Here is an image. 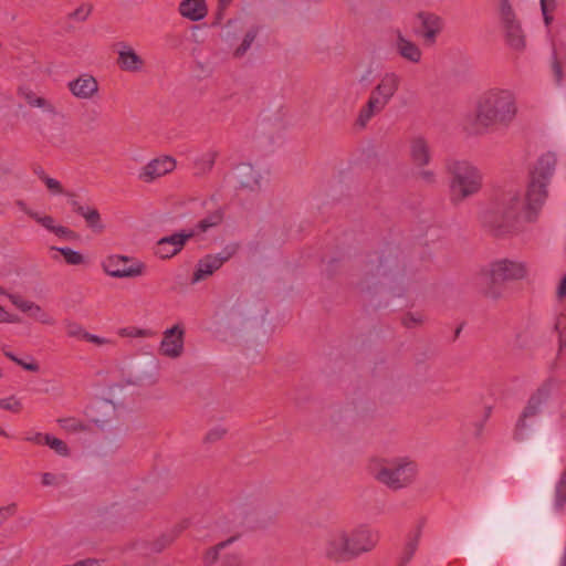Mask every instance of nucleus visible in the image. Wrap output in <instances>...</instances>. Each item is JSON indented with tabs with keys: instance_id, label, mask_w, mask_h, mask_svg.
<instances>
[{
	"instance_id": "f257e3e1",
	"label": "nucleus",
	"mask_w": 566,
	"mask_h": 566,
	"mask_svg": "<svg viewBox=\"0 0 566 566\" xmlns=\"http://www.w3.org/2000/svg\"><path fill=\"white\" fill-rule=\"evenodd\" d=\"M556 156L542 155L531 171L530 182L523 203L518 191H504L482 216V223L494 237H504L518 230L520 219L527 222L537 219L548 192L547 186L554 174Z\"/></svg>"
},
{
	"instance_id": "f03ea898",
	"label": "nucleus",
	"mask_w": 566,
	"mask_h": 566,
	"mask_svg": "<svg viewBox=\"0 0 566 566\" xmlns=\"http://www.w3.org/2000/svg\"><path fill=\"white\" fill-rule=\"evenodd\" d=\"M516 115L513 94L506 90H490L478 101L476 124L488 128L494 125H509Z\"/></svg>"
},
{
	"instance_id": "7ed1b4c3",
	"label": "nucleus",
	"mask_w": 566,
	"mask_h": 566,
	"mask_svg": "<svg viewBox=\"0 0 566 566\" xmlns=\"http://www.w3.org/2000/svg\"><path fill=\"white\" fill-rule=\"evenodd\" d=\"M451 175L450 200L457 205L465 198L475 195L482 187V176L476 167L465 160H454L448 164Z\"/></svg>"
},
{
	"instance_id": "20e7f679",
	"label": "nucleus",
	"mask_w": 566,
	"mask_h": 566,
	"mask_svg": "<svg viewBox=\"0 0 566 566\" xmlns=\"http://www.w3.org/2000/svg\"><path fill=\"white\" fill-rule=\"evenodd\" d=\"M557 386L555 378L545 379L538 388L531 394L526 406L522 410L514 428L513 437L516 441H522L526 437L528 429L527 421L542 413L544 406L548 402L554 389Z\"/></svg>"
},
{
	"instance_id": "39448f33",
	"label": "nucleus",
	"mask_w": 566,
	"mask_h": 566,
	"mask_svg": "<svg viewBox=\"0 0 566 566\" xmlns=\"http://www.w3.org/2000/svg\"><path fill=\"white\" fill-rule=\"evenodd\" d=\"M526 275V268L521 262L507 259L495 261L491 264L488 277L489 286L484 290V295L492 298H499L503 292V284L510 281L521 280Z\"/></svg>"
},
{
	"instance_id": "423d86ee",
	"label": "nucleus",
	"mask_w": 566,
	"mask_h": 566,
	"mask_svg": "<svg viewBox=\"0 0 566 566\" xmlns=\"http://www.w3.org/2000/svg\"><path fill=\"white\" fill-rule=\"evenodd\" d=\"M417 473L416 464L411 461L398 462L394 467H382L376 474V479L387 486L397 490L412 482Z\"/></svg>"
},
{
	"instance_id": "0eeeda50",
	"label": "nucleus",
	"mask_w": 566,
	"mask_h": 566,
	"mask_svg": "<svg viewBox=\"0 0 566 566\" xmlns=\"http://www.w3.org/2000/svg\"><path fill=\"white\" fill-rule=\"evenodd\" d=\"M237 251L238 244H228L221 252L217 254H207L201 258L192 273L190 280L191 284L199 283L211 276L216 271L222 268V265L228 262L237 253Z\"/></svg>"
},
{
	"instance_id": "6e6552de",
	"label": "nucleus",
	"mask_w": 566,
	"mask_h": 566,
	"mask_svg": "<svg viewBox=\"0 0 566 566\" xmlns=\"http://www.w3.org/2000/svg\"><path fill=\"white\" fill-rule=\"evenodd\" d=\"M500 15L506 43L514 50H523L525 48V35L509 0H500Z\"/></svg>"
},
{
	"instance_id": "1a4fd4ad",
	"label": "nucleus",
	"mask_w": 566,
	"mask_h": 566,
	"mask_svg": "<svg viewBox=\"0 0 566 566\" xmlns=\"http://www.w3.org/2000/svg\"><path fill=\"white\" fill-rule=\"evenodd\" d=\"M130 262H133V259L128 256L109 255L103 261L102 266L106 274L117 279L136 277L145 273V263L135 261L129 265Z\"/></svg>"
},
{
	"instance_id": "9d476101",
	"label": "nucleus",
	"mask_w": 566,
	"mask_h": 566,
	"mask_svg": "<svg viewBox=\"0 0 566 566\" xmlns=\"http://www.w3.org/2000/svg\"><path fill=\"white\" fill-rule=\"evenodd\" d=\"M347 539L350 557L355 559L361 554L373 551L379 541V535L368 525L363 524L347 533Z\"/></svg>"
},
{
	"instance_id": "9b49d317",
	"label": "nucleus",
	"mask_w": 566,
	"mask_h": 566,
	"mask_svg": "<svg viewBox=\"0 0 566 566\" xmlns=\"http://www.w3.org/2000/svg\"><path fill=\"white\" fill-rule=\"evenodd\" d=\"M324 555L334 563L352 560L346 531L336 530L327 535L324 543Z\"/></svg>"
},
{
	"instance_id": "f8f14e48",
	"label": "nucleus",
	"mask_w": 566,
	"mask_h": 566,
	"mask_svg": "<svg viewBox=\"0 0 566 566\" xmlns=\"http://www.w3.org/2000/svg\"><path fill=\"white\" fill-rule=\"evenodd\" d=\"M185 328L181 324H176L164 332L159 346V353L163 356L177 358L184 352Z\"/></svg>"
},
{
	"instance_id": "ddd939ff",
	"label": "nucleus",
	"mask_w": 566,
	"mask_h": 566,
	"mask_svg": "<svg viewBox=\"0 0 566 566\" xmlns=\"http://www.w3.org/2000/svg\"><path fill=\"white\" fill-rule=\"evenodd\" d=\"M176 159L171 156L164 155L151 159L139 171L138 179L143 182L149 184L160 178L176 168Z\"/></svg>"
},
{
	"instance_id": "4468645a",
	"label": "nucleus",
	"mask_w": 566,
	"mask_h": 566,
	"mask_svg": "<svg viewBox=\"0 0 566 566\" xmlns=\"http://www.w3.org/2000/svg\"><path fill=\"white\" fill-rule=\"evenodd\" d=\"M193 235L195 231L191 230L189 232L182 231L164 237L157 242L155 254L160 259H170L178 254L185 247L186 242Z\"/></svg>"
},
{
	"instance_id": "2eb2a0df",
	"label": "nucleus",
	"mask_w": 566,
	"mask_h": 566,
	"mask_svg": "<svg viewBox=\"0 0 566 566\" xmlns=\"http://www.w3.org/2000/svg\"><path fill=\"white\" fill-rule=\"evenodd\" d=\"M418 19L421 21V27L418 33L423 38L426 44L436 43L438 34L443 29L442 19L431 12L421 11L417 14Z\"/></svg>"
},
{
	"instance_id": "dca6fc26",
	"label": "nucleus",
	"mask_w": 566,
	"mask_h": 566,
	"mask_svg": "<svg viewBox=\"0 0 566 566\" xmlns=\"http://www.w3.org/2000/svg\"><path fill=\"white\" fill-rule=\"evenodd\" d=\"M67 87L77 98L87 99L98 91V83L94 76L82 74L76 80L69 82Z\"/></svg>"
},
{
	"instance_id": "f3484780",
	"label": "nucleus",
	"mask_w": 566,
	"mask_h": 566,
	"mask_svg": "<svg viewBox=\"0 0 566 566\" xmlns=\"http://www.w3.org/2000/svg\"><path fill=\"white\" fill-rule=\"evenodd\" d=\"M387 104L388 102H386V99L376 95L375 92L371 91L367 103L359 111L356 125L360 128H365L368 122L379 114Z\"/></svg>"
},
{
	"instance_id": "a211bd4d",
	"label": "nucleus",
	"mask_w": 566,
	"mask_h": 566,
	"mask_svg": "<svg viewBox=\"0 0 566 566\" xmlns=\"http://www.w3.org/2000/svg\"><path fill=\"white\" fill-rule=\"evenodd\" d=\"M178 12L181 17L197 22L207 15L208 7L206 0H182L178 6Z\"/></svg>"
},
{
	"instance_id": "6ab92c4d",
	"label": "nucleus",
	"mask_w": 566,
	"mask_h": 566,
	"mask_svg": "<svg viewBox=\"0 0 566 566\" xmlns=\"http://www.w3.org/2000/svg\"><path fill=\"white\" fill-rule=\"evenodd\" d=\"M399 85L400 77L396 73H386L371 91L389 103L391 97L398 91Z\"/></svg>"
},
{
	"instance_id": "aec40b11",
	"label": "nucleus",
	"mask_w": 566,
	"mask_h": 566,
	"mask_svg": "<svg viewBox=\"0 0 566 566\" xmlns=\"http://www.w3.org/2000/svg\"><path fill=\"white\" fill-rule=\"evenodd\" d=\"M410 155L415 165L426 166L430 161V150L424 138L417 137L411 140Z\"/></svg>"
},
{
	"instance_id": "412c9836",
	"label": "nucleus",
	"mask_w": 566,
	"mask_h": 566,
	"mask_svg": "<svg viewBox=\"0 0 566 566\" xmlns=\"http://www.w3.org/2000/svg\"><path fill=\"white\" fill-rule=\"evenodd\" d=\"M117 64L123 71L136 72L143 67L144 61L133 49H127L119 51Z\"/></svg>"
},
{
	"instance_id": "4be33fe9",
	"label": "nucleus",
	"mask_w": 566,
	"mask_h": 566,
	"mask_svg": "<svg viewBox=\"0 0 566 566\" xmlns=\"http://www.w3.org/2000/svg\"><path fill=\"white\" fill-rule=\"evenodd\" d=\"M397 50L398 53L406 60L418 63L421 59V51L417 44L405 39L401 33H398L397 38Z\"/></svg>"
},
{
	"instance_id": "5701e85b",
	"label": "nucleus",
	"mask_w": 566,
	"mask_h": 566,
	"mask_svg": "<svg viewBox=\"0 0 566 566\" xmlns=\"http://www.w3.org/2000/svg\"><path fill=\"white\" fill-rule=\"evenodd\" d=\"M420 535H421L420 526L417 527V530L412 534H409L407 543L402 551V555L398 563V566H407V564L412 559V557L418 548Z\"/></svg>"
},
{
	"instance_id": "b1692460",
	"label": "nucleus",
	"mask_w": 566,
	"mask_h": 566,
	"mask_svg": "<svg viewBox=\"0 0 566 566\" xmlns=\"http://www.w3.org/2000/svg\"><path fill=\"white\" fill-rule=\"evenodd\" d=\"M217 156V151L210 150L197 158L193 163L195 175L201 176L209 172L214 166Z\"/></svg>"
},
{
	"instance_id": "393cba45",
	"label": "nucleus",
	"mask_w": 566,
	"mask_h": 566,
	"mask_svg": "<svg viewBox=\"0 0 566 566\" xmlns=\"http://www.w3.org/2000/svg\"><path fill=\"white\" fill-rule=\"evenodd\" d=\"M566 505V468L560 473L554 490V507L563 511Z\"/></svg>"
},
{
	"instance_id": "a878e982",
	"label": "nucleus",
	"mask_w": 566,
	"mask_h": 566,
	"mask_svg": "<svg viewBox=\"0 0 566 566\" xmlns=\"http://www.w3.org/2000/svg\"><path fill=\"white\" fill-rule=\"evenodd\" d=\"M80 216L85 219L87 227L91 228L94 232L101 233L104 230L101 214L96 208L87 207Z\"/></svg>"
},
{
	"instance_id": "bb28decb",
	"label": "nucleus",
	"mask_w": 566,
	"mask_h": 566,
	"mask_svg": "<svg viewBox=\"0 0 566 566\" xmlns=\"http://www.w3.org/2000/svg\"><path fill=\"white\" fill-rule=\"evenodd\" d=\"M563 65H564V56L562 48H557L554 45L553 48V61H552V72L554 75V80L557 84H560L564 74H563Z\"/></svg>"
},
{
	"instance_id": "cd10ccee",
	"label": "nucleus",
	"mask_w": 566,
	"mask_h": 566,
	"mask_svg": "<svg viewBox=\"0 0 566 566\" xmlns=\"http://www.w3.org/2000/svg\"><path fill=\"white\" fill-rule=\"evenodd\" d=\"M57 422L63 430L71 433L87 430V424L74 417L60 418Z\"/></svg>"
},
{
	"instance_id": "c85d7f7f",
	"label": "nucleus",
	"mask_w": 566,
	"mask_h": 566,
	"mask_svg": "<svg viewBox=\"0 0 566 566\" xmlns=\"http://www.w3.org/2000/svg\"><path fill=\"white\" fill-rule=\"evenodd\" d=\"M25 99L30 106L43 108L44 111L53 115L56 114V108L53 104H51L44 97L36 96L33 92L27 93Z\"/></svg>"
},
{
	"instance_id": "c756f323",
	"label": "nucleus",
	"mask_w": 566,
	"mask_h": 566,
	"mask_svg": "<svg viewBox=\"0 0 566 566\" xmlns=\"http://www.w3.org/2000/svg\"><path fill=\"white\" fill-rule=\"evenodd\" d=\"M235 539H237V537L232 536V537L228 538L227 541H223V542L217 544L216 546L210 547L205 553V556H203L205 564H207V565L214 564L219 558L220 551L223 549L224 547H227L229 544L233 543Z\"/></svg>"
},
{
	"instance_id": "7c9ffc66",
	"label": "nucleus",
	"mask_w": 566,
	"mask_h": 566,
	"mask_svg": "<svg viewBox=\"0 0 566 566\" xmlns=\"http://www.w3.org/2000/svg\"><path fill=\"white\" fill-rule=\"evenodd\" d=\"M258 33H259L258 27H253L247 31L241 44L234 51L235 57H241L247 53V51L250 49L251 44L254 42Z\"/></svg>"
},
{
	"instance_id": "2f4dec72",
	"label": "nucleus",
	"mask_w": 566,
	"mask_h": 566,
	"mask_svg": "<svg viewBox=\"0 0 566 566\" xmlns=\"http://www.w3.org/2000/svg\"><path fill=\"white\" fill-rule=\"evenodd\" d=\"M541 10L545 25L548 28L554 21V13L557 10V0H539Z\"/></svg>"
},
{
	"instance_id": "473e14b6",
	"label": "nucleus",
	"mask_w": 566,
	"mask_h": 566,
	"mask_svg": "<svg viewBox=\"0 0 566 566\" xmlns=\"http://www.w3.org/2000/svg\"><path fill=\"white\" fill-rule=\"evenodd\" d=\"M51 249L60 252L63 255L65 262L70 265H78L84 262V256L71 248L52 247Z\"/></svg>"
},
{
	"instance_id": "72a5a7b5",
	"label": "nucleus",
	"mask_w": 566,
	"mask_h": 566,
	"mask_svg": "<svg viewBox=\"0 0 566 566\" xmlns=\"http://www.w3.org/2000/svg\"><path fill=\"white\" fill-rule=\"evenodd\" d=\"M45 442H46L45 446H48L52 450H54L56 454L62 455V457H67L70 454V449L63 440L49 434Z\"/></svg>"
},
{
	"instance_id": "f704fd0d",
	"label": "nucleus",
	"mask_w": 566,
	"mask_h": 566,
	"mask_svg": "<svg viewBox=\"0 0 566 566\" xmlns=\"http://www.w3.org/2000/svg\"><path fill=\"white\" fill-rule=\"evenodd\" d=\"M0 408L12 413H20L23 405L15 396H10L8 398H0Z\"/></svg>"
},
{
	"instance_id": "c9c22d12",
	"label": "nucleus",
	"mask_w": 566,
	"mask_h": 566,
	"mask_svg": "<svg viewBox=\"0 0 566 566\" xmlns=\"http://www.w3.org/2000/svg\"><path fill=\"white\" fill-rule=\"evenodd\" d=\"M221 221H222V214L219 212H214V213L209 214L208 217L201 219L197 224V229L200 232H206L211 227H216V226L220 224Z\"/></svg>"
},
{
	"instance_id": "e433bc0d",
	"label": "nucleus",
	"mask_w": 566,
	"mask_h": 566,
	"mask_svg": "<svg viewBox=\"0 0 566 566\" xmlns=\"http://www.w3.org/2000/svg\"><path fill=\"white\" fill-rule=\"evenodd\" d=\"M555 329L558 332L559 350L566 348V314H559L555 323Z\"/></svg>"
},
{
	"instance_id": "4c0bfd02",
	"label": "nucleus",
	"mask_w": 566,
	"mask_h": 566,
	"mask_svg": "<svg viewBox=\"0 0 566 566\" xmlns=\"http://www.w3.org/2000/svg\"><path fill=\"white\" fill-rule=\"evenodd\" d=\"M65 331L69 337L77 338L84 340V335L87 332L83 328V326L76 322L67 321L65 323Z\"/></svg>"
},
{
	"instance_id": "58836bf2",
	"label": "nucleus",
	"mask_w": 566,
	"mask_h": 566,
	"mask_svg": "<svg viewBox=\"0 0 566 566\" xmlns=\"http://www.w3.org/2000/svg\"><path fill=\"white\" fill-rule=\"evenodd\" d=\"M27 214L50 232L55 228L54 219L51 216H40L38 212L32 210L27 211Z\"/></svg>"
},
{
	"instance_id": "ea45409f",
	"label": "nucleus",
	"mask_w": 566,
	"mask_h": 566,
	"mask_svg": "<svg viewBox=\"0 0 566 566\" xmlns=\"http://www.w3.org/2000/svg\"><path fill=\"white\" fill-rule=\"evenodd\" d=\"M93 11V6L91 3H83L78 8H76L73 12L69 14L70 19L76 21H85L88 15Z\"/></svg>"
},
{
	"instance_id": "a19ab883",
	"label": "nucleus",
	"mask_w": 566,
	"mask_h": 566,
	"mask_svg": "<svg viewBox=\"0 0 566 566\" xmlns=\"http://www.w3.org/2000/svg\"><path fill=\"white\" fill-rule=\"evenodd\" d=\"M18 512V506L15 503H11L6 506L0 507V527L12 516H14Z\"/></svg>"
},
{
	"instance_id": "79ce46f5",
	"label": "nucleus",
	"mask_w": 566,
	"mask_h": 566,
	"mask_svg": "<svg viewBox=\"0 0 566 566\" xmlns=\"http://www.w3.org/2000/svg\"><path fill=\"white\" fill-rule=\"evenodd\" d=\"M44 185L46 186L48 190L51 191L54 195H64L66 191L64 190L62 184L51 177H45L43 180Z\"/></svg>"
},
{
	"instance_id": "37998d69",
	"label": "nucleus",
	"mask_w": 566,
	"mask_h": 566,
	"mask_svg": "<svg viewBox=\"0 0 566 566\" xmlns=\"http://www.w3.org/2000/svg\"><path fill=\"white\" fill-rule=\"evenodd\" d=\"M52 232L56 234L59 238H63L66 240H74L77 238V233L75 231L63 226H55Z\"/></svg>"
},
{
	"instance_id": "c03bdc74",
	"label": "nucleus",
	"mask_w": 566,
	"mask_h": 566,
	"mask_svg": "<svg viewBox=\"0 0 566 566\" xmlns=\"http://www.w3.org/2000/svg\"><path fill=\"white\" fill-rule=\"evenodd\" d=\"M22 312H30L33 313V312H36V313H40L41 312V307L31 302V301H27V300H20L19 302L14 301L13 302Z\"/></svg>"
},
{
	"instance_id": "a18cd8bd",
	"label": "nucleus",
	"mask_w": 566,
	"mask_h": 566,
	"mask_svg": "<svg viewBox=\"0 0 566 566\" xmlns=\"http://www.w3.org/2000/svg\"><path fill=\"white\" fill-rule=\"evenodd\" d=\"M66 197H69V205L71 206L72 208V211L75 212L76 214H81L84 212V210L87 208V207H84L82 206L77 200H76V195L72 191H66L64 193Z\"/></svg>"
},
{
	"instance_id": "49530a36",
	"label": "nucleus",
	"mask_w": 566,
	"mask_h": 566,
	"mask_svg": "<svg viewBox=\"0 0 566 566\" xmlns=\"http://www.w3.org/2000/svg\"><path fill=\"white\" fill-rule=\"evenodd\" d=\"M421 322H422V316L421 315H416L413 313L405 314L402 319H401L402 325L405 327H407V328H411V327L416 326L417 324H419Z\"/></svg>"
},
{
	"instance_id": "de8ad7c7",
	"label": "nucleus",
	"mask_w": 566,
	"mask_h": 566,
	"mask_svg": "<svg viewBox=\"0 0 566 566\" xmlns=\"http://www.w3.org/2000/svg\"><path fill=\"white\" fill-rule=\"evenodd\" d=\"M226 430L222 428H214L207 432L205 442H216L223 438Z\"/></svg>"
},
{
	"instance_id": "09e8293b",
	"label": "nucleus",
	"mask_w": 566,
	"mask_h": 566,
	"mask_svg": "<svg viewBox=\"0 0 566 566\" xmlns=\"http://www.w3.org/2000/svg\"><path fill=\"white\" fill-rule=\"evenodd\" d=\"M49 433L35 432L24 438L25 441L32 442L38 446H45Z\"/></svg>"
},
{
	"instance_id": "8fccbe9b",
	"label": "nucleus",
	"mask_w": 566,
	"mask_h": 566,
	"mask_svg": "<svg viewBox=\"0 0 566 566\" xmlns=\"http://www.w3.org/2000/svg\"><path fill=\"white\" fill-rule=\"evenodd\" d=\"M84 340L85 342H88V343H93L95 345H98V346H102V345H106V344H111L112 340L111 339H107V338H104V337H101V336H97V335H94V334H91L87 332L86 335H84Z\"/></svg>"
},
{
	"instance_id": "3c124183",
	"label": "nucleus",
	"mask_w": 566,
	"mask_h": 566,
	"mask_svg": "<svg viewBox=\"0 0 566 566\" xmlns=\"http://www.w3.org/2000/svg\"><path fill=\"white\" fill-rule=\"evenodd\" d=\"M557 296L560 302L565 305V311L560 314H566V275L560 281L558 289H557Z\"/></svg>"
},
{
	"instance_id": "603ef678",
	"label": "nucleus",
	"mask_w": 566,
	"mask_h": 566,
	"mask_svg": "<svg viewBox=\"0 0 566 566\" xmlns=\"http://www.w3.org/2000/svg\"><path fill=\"white\" fill-rule=\"evenodd\" d=\"M30 315L32 317L36 318L42 324H46V325H53L54 324V319L50 315L44 313L42 310H41L40 313L33 312Z\"/></svg>"
},
{
	"instance_id": "864d4df0",
	"label": "nucleus",
	"mask_w": 566,
	"mask_h": 566,
	"mask_svg": "<svg viewBox=\"0 0 566 566\" xmlns=\"http://www.w3.org/2000/svg\"><path fill=\"white\" fill-rule=\"evenodd\" d=\"M229 6H223L221 1H218L217 10L214 12V20L212 24H220L224 18L226 10Z\"/></svg>"
},
{
	"instance_id": "5fc2aeb1",
	"label": "nucleus",
	"mask_w": 566,
	"mask_h": 566,
	"mask_svg": "<svg viewBox=\"0 0 566 566\" xmlns=\"http://www.w3.org/2000/svg\"><path fill=\"white\" fill-rule=\"evenodd\" d=\"M15 364L21 366L23 369H25L28 371L36 373V371L40 370L39 364L36 361H34V360L31 361V363H25L24 360L19 358Z\"/></svg>"
},
{
	"instance_id": "6e6d98bb",
	"label": "nucleus",
	"mask_w": 566,
	"mask_h": 566,
	"mask_svg": "<svg viewBox=\"0 0 566 566\" xmlns=\"http://www.w3.org/2000/svg\"><path fill=\"white\" fill-rule=\"evenodd\" d=\"M18 322V317L15 315H12L8 313L1 305H0V323H15Z\"/></svg>"
},
{
	"instance_id": "4d7b16f0",
	"label": "nucleus",
	"mask_w": 566,
	"mask_h": 566,
	"mask_svg": "<svg viewBox=\"0 0 566 566\" xmlns=\"http://www.w3.org/2000/svg\"><path fill=\"white\" fill-rule=\"evenodd\" d=\"M223 566H242L241 558L238 555H227L222 562Z\"/></svg>"
},
{
	"instance_id": "13d9d810",
	"label": "nucleus",
	"mask_w": 566,
	"mask_h": 566,
	"mask_svg": "<svg viewBox=\"0 0 566 566\" xmlns=\"http://www.w3.org/2000/svg\"><path fill=\"white\" fill-rule=\"evenodd\" d=\"M172 541V537L163 536V538L154 544V549L156 552H161L167 545H169Z\"/></svg>"
},
{
	"instance_id": "bf43d9fd",
	"label": "nucleus",
	"mask_w": 566,
	"mask_h": 566,
	"mask_svg": "<svg viewBox=\"0 0 566 566\" xmlns=\"http://www.w3.org/2000/svg\"><path fill=\"white\" fill-rule=\"evenodd\" d=\"M419 177L428 184L434 182V174L430 170L419 172Z\"/></svg>"
},
{
	"instance_id": "052dcab7",
	"label": "nucleus",
	"mask_w": 566,
	"mask_h": 566,
	"mask_svg": "<svg viewBox=\"0 0 566 566\" xmlns=\"http://www.w3.org/2000/svg\"><path fill=\"white\" fill-rule=\"evenodd\" d=\"M32 171L35 176H38V178L43 181L45 179V177H48V175L45 174L44 169L42 168V166L40 165H33L32 166Z\"/></svg>"
},
{
	"instance_id": "680f3d73",
	"label": "nucleus",
	"mask_w": 566,
	"mask_h": 566,
	"mask_svg": "<svg viewBox=\"0 0 566 566\" xmlns=\"http://www.w3.org/2000/svg\"><path fill=\"white\" fill-rule=\"evenodd\" d=\"M55 476L52 473H44L42 475V484L43 485H51L54 481Z\"/></svg>"
},
{
	"instance_id": "e2e57ef3",
	"label": "nucleus",
	"mask_w": 566,
	"mask_h": 566,
	"mask_svg": "<svg viewBox=\"0 0 566 566\" xmlns=\"http://www.w3.org/2000/svg\"><path fill=\"white\" fill-rule=\"evenodd\" d=\"M3 353H4V356H6L7 358H9L10 360H12V361H14V363H17V361H18L19 357H17L13 353L8 352V350H4Z\"/></svg>"
},
{
	"instance_id": "0e129e2a",
	"label": "nucleus",
	"mask_w": 566,
	"mask_h": 566,
	"mask_svg": "<svg viewBox=\"0 0 566 566\" xmlns=\"http://www.w3.org/2000/svg\"><path fill=\"white\" fill-rule=\"evenodd\" d=\"M128 335H134V336H145V335H146V332H145V331H143V329H136V333H135V334L129 333Z\"/></svg>"
},
{
	"instance_id": "69168bd1",
	"label": "nucleus",
	"mask_w": 566,
	"mask_h": 566,
	"mask_svg": "<svg viewBox=\"0 0 566 566\" xmlns=\"http://www.w3.org/2000/svg\"><path fill=\"white\" fill-rule=\"evenodd\" d=\"M0 436L9 438V434L0 427Z\"/></svg>"
},
{
	"instance_id": "338daca9",
	"label": "nucleus",
	"mask_w": 566,
	"mask_h": 566,
	"mask_svg": "<svg viewBox=\"0 0 566 566\" xmlns=\"http://www.w3.org/2000/svg\"><path fill=\"white\" fill-rule=\"evenodd\" d=\"M239 187H240V188H245V187H250V188H252V187L250 186V184H244V182H240Z\"/></svg>"
},
{
	"instance_id": "774afa93",
	"label": "nucleus",
	"mask_w": 566,
	"mask_h": 566,
	"mask_svg": "<svg viewBox=\"0 0 566 566\" xmlns=\"http://www.w3.org/2000/svg\"><path fill=\"white\" fill-rule=\"evenodd\" d=\"M461 329H462V326H459V327L455 329V335H454L455 337H458V336H459V334H460Z\"/></svg>"
}]
</instances>
